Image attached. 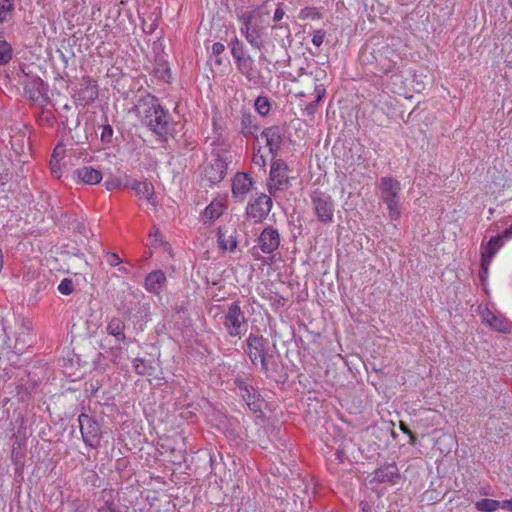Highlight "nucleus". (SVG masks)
<instances>
[{"instance_id":"nucleus-10","label":"nucleus","mask_w":512,"mask_h":512,"mask_svg":"<svg viewBox=\"0 0 512 512\" xmlns=\"http://www.w3.org/2000/svg\"><path fill=\"white\" fill-rule=\"evenodd\" d=\"M271 208V198L265 194H261L248 204L246 212L247 215L255 221H261L269 214Z\"/></svg>"},{"instance_id":"nucleus-21","label":"nucleus","mask_w":512,"mask_h":512,"mask_svg":"<svg viewBox=\"0 0 512 512\" xmlns=\"http://www.w3.org/2000/svg\"><path fill=\"white\" fill-rule=\"evenodd\" d=\"M166 283V275L161 270L152 271L145 278V288L154 294H159L166 286Z\"/></svg>"},{"instance_id":"nucleus-28","label":"nucleus","mask_w":512,"mask_h":512,"mask_svg":"<svg viewBox=\"0 0 512 512\" xmlns=\"http://www.w3.org/2000/svg\"><path fill=\"white\" fill-rule=\"evenodd\" d=\"M314 92L316 94L315 100L310 102L304 109V114L311 118L314 117L315 113L317 112L318 104L324 98L326 89L322 84L315 83Z\"/></svg>"},{"instance_id":"nucleus-53","label":"nucleus","mask_w":512,"mask_h":512,"mask_svg":"<svg viewBox=\"0 0 512 512\" xmlns=\"http://www.w3.org/2000/svg\"><path fill=\"white\" fill-rule=\"evenodd\" d=\"M400 429L406 435H411L412 433V431L403 422L400 423Z\"/></svg>"},{"instance_id":"nucleus-36","label":"nucleus","mask_w":512,"mask_h":512,"mask_svg":"<svg viewBox=\"0 0 512 512\" xmlns=\"http://www.w3.org/2000/svg\"><path fill=\"white\" fill-rule=\"evenodd\" d=\"M299 18L302 20H305V19L316 20V19L321 18V14L319 13L318 9L315 7H305L303 9H301V11L299 13Z\"/></svg>"},{"instance_id":"nucleus-42","label":"nucleus","mask_w":512,"mask_h":512,"mask_svg":"<svg viewBox=\"0 0 512 512\" xmlns=\"http://www.w3.org/2000/svg\"><path fill=\"white\" fill-rule=\"evenodd\" d=\"M20 332L17 333V337L15 339V341L17 339H19V343H26V347L28 346V340L27 338L29 337V331L27 328H25L24 326H21L20 327Z\"/></svg>"},{"instance_id":"nucleus-52","label":"nucleus","mask_w":512,"mask_h":512,"mask_svg":"<svg viewBox=\"0 0 512 512\" xmlns=\"http://www.w3.org/2000/svg\"><path fill=\"white\" fill-rule=\"evenodd\" d=\"M502 237H504V239L512 238V225L502 232Z\"/></svg>"},{"instance_id":"nucleus-29","label":"nucleus","mask_w":512,"mask_h":512,"mask_svg":"<svg viewBox=\"0 0 512 512\" xmlns=\"http://www.w3.org/2000/svg\"><path fill=\"white\" fill-rule=\"evenodd\" d=\"M224 212V205L221 201H212L204 211V218L208 220L218 219Z\"/></svg>"},{"instance_id":"nucleus-47","label":"nucleus","mask_w":512,"mask_h":512,"mask_svg":"<svg viewBox=\"0 0 512 512\" xmlns=\"http://www.w3.org/2000/svg\"><path fill=\"white\" fill-rule=\"evenodd\" d=\"M105 186H106L107 190H112L114 188L119 187V181L116 180V179H113V180H110V181H106L105 182Z\"/></svg>"},{"instance_id":"nucleus-23","label":"nucleus","mask_w":512,"mask_h":512,"mask_svg":"<svg viewBox=\"0 0 512 512\" xmlns=\"http://www.w3.org/2000/svg\"><path fill=\"white\" fill-rule=\"evenodd\" d=\"M76 177L80 182L87 185L98 184L102 180V173L90 166H84L75 171Z\"/></svg>"},{"instance_id":"nucleus-15","label":"nucleus","mask_w":512,"mask_h":512,"mask_svg":"<svg viewBox=\"0 0 512 512\" xmlns=\"http://www.w3.org/2000/svg\"><path fill=\"white\" fill-rule=\"evenodd\" d=\"M482 321L497 332L507 334L511 332V323L502 316H497L489 309L481 312Z\"/></svg>"},{"instance_id":"nucleus-38","label":"nucleus","mask_w":512,"mask_h":512,"mask_svg":"<svg viewBox=\"0 0 512 512\" xmlns=\"http://www.w3.org/2000/svg\"><path fill=\"white\" fill-rule=\"evenodd\" d=\"M224 50H225V46L222 43H220V42H215L212 45V48H211L212 54L216 56V60L215 61L219 65L222 63V61H221L220 58H218V56L220 54H222L224 52Z\"/></svg>"},{"instance_id":"nucleus-30","label":"nucleus","mask_w":512,"mask_h":512,"mask_svg":"<svg viewBox=\"0 0 512 512\" xmlns=\"http://www.w3.org/2000/svg\"><path fill=\"white\" fill-rule=\"evenodd\" d=\"M165 451L163 454H167L168 460L173 464H181L184 461L185 454L184 449L172 447L169 445H163L162 446Z\"/></svg>"},{"instance_id":"nucleus-26","label":"nucleus","mask_w":512,"mask_h":512,"mask_svg":"<svg viewBox=\"0 0 512 512\" xmlns=\"http://www.w3.org/2000/svg\"><path fill=\"white\" fill-rule=\"evenodd\" d=\"M129 186L131 187V189H133L136 192V194L139 197L146 199L148 202H150L153 205L155 204L154 187L150 182H147V181L140 182V181L135 180Z\"/></svg>"},{"instance_id":"nucleus-11","label":"nucleus","mask_w":512,"mask_h":512,"mask_svg":"<svg viewBox=\"0 0 512 512\" xmlns=\"http://www.w3.org/2000/svg\"><path fill=\"white\" fill-rule=\"evenodd\" d=\"M227 170L226 162L219 156L214 158L204 169L203 181L208 182L210 185L221 182Z\"/></svg>"},{"instance_id":"nucleus-17","label":"nucleus","mask_w":512,"mask_h":512,"mask_svg":"<svg viewBox=\"0 0 512 512\" xmlns=\"http://www.w3.org/2000/svg\"><path fill=\"white\" fill-rule=\"evenodd\" d=\"M167 112L162 108L153 120L149 121L148 127L160 138L166 139L171 131Z\"/></svg>"},{"instance_id":"nucleus-45","label":"nucleus","mask_w":512,"mask_h":512,"mask_svg":"<svg viewBox=\"0 0 512 512\" xmlns=\"http://www.w3.org/2000/svg\"><path fill=\"white\" fill-rule=\"evenodd\" d=\"M253 162H254V164L258 165L259 167H264L266 164L264 156L259 153L254 154Z\"/></svg>"},{"instance_id":"nucleus-9","label":"nucleus","mask_w":512,"mask_h":512,"mask_svg":"<svg viewBox=\"0 0 512 512\" xmlns=\"http://www.w3.org/2000/svg\"><path fill=\"white\" fill-rule=\"evenodd\" d=\"M83 442L90 447H97L100 442L101 430L99 424L89 415L81 413L78 417Z\"/></svg>"},{"instance_id":"nucleus-7","label":"nucleus","mask_w":512,"mask_h":512,"mask_svg":"<svg viewBox=\"0 0 512 512\" xmlns=\"http://www.w3.org/2000/svg\"><path fill=\"white\" fill-rule=\"evenodd\" d=\"M289 185L288 166L282 160L273 161L268 182L270 195L276 196L278 192L287 190Z\"/></svg>"},{"instance_id":"nucleus-14","label":"nucleus","mask_w":512,"mask_h":512,"mask_svg":"<svg viewBox=\"0 0 512 512\" xmlns=\"http://www.w3.org/2000/svg\"><path fill=\"white\" fill-rule=\"evenodd\" d=\"M280 245V234L273 227L265 228L258 238V246L262 252L270 254L274 252Z\"/></svg>"},{"instance_id":"nucleus-48","label":"nucleus","mask_w":512,"mask_h":512,"mask_svg":"<svg viewBox=\"0 0 512 512\" xmlns=\"http://www.w3.org/2000/svg\"><path fill=\"white\" fill-rule=\"evenodd\" d=\"M272 28L281 30L285 34L286 37L290 36V30L287 25H277V26H273Z\"/></svg>"},{"instance_id":"nucleus-31","label":"nucleus","mask_w":512,"mask_h":512,"mask_svg":"<svg viewBox=\"0 0 512 512\" xmlns=\"http://www.w3.org/2000/svg\"><path fill=\"white\" fill-rule=\"evenodd\" d=\"M501 502L494 499L484 498L475 503V507L481 512H495L500 509Z\"/></svg>"},{"instance_id":"nucleus-5","label":"nucleus","mask_w":512,"mask_h":512,"mask_svg":"<svg viewBox=\"0 0 512 512\" xmlns=\"http://www.w3.org/2000/svg\"><path fill=\"white\" fill-rule=\"evenodd\" d=\"M222 324L230 337H241L247 328V320L239 301L228 305L221 317Z\"/></svg>"},{"instance_id":"nucleus-3","label":"nucleus","mask_w":512,"mask_h":512,"mask_svg":"<svg viewBox=\"0 0 512 512\" xmlns=\"http://www.w3.org/2000/svg\"><path fill=\"white\" fill-rule=\"evenodd\" d=\"M374 62L369 63L370 72L375 76L395 75L398 72L397 60L399 55L389 46H383L371 52Z\"/></svg>"},{"instance_id":"nucleus-27","label":"nucleus","mask_w":512,"mask_h":512,"mask_svg":"<svg viewBox=\"0 0 512 512\" xmlns=\"http://www.w3.org/2000/svg\"><path fill=\"white\" fill-rule=\"evenodd\" d=\"M124 329V322L117 317H113L112 319H110L106 327L108 334L112 335L118 342H123L126 339Z\"/></svg>"},{"instance_id":"nucleus-35","label":"nucleus","mask_w":512,"mask_h":512,"mask_svg":"<svg viewBox=\"0 0 512 512\" xmlns=\"http://www.w3.org/2000/svg\"><path fill=\"white\" fill-rule=\"evenodd\" d=\"M255 109L261 116H266L269 114L271 109V104L269 99L266 96H259L255 100Z\"/></svg>"},{"instance_id":"nucleus-12","label":"nucleus","mask_w":512,"mask_h":512,"mask_svg":"<svg viewBox=\"0 0 512 512\" xmlns=\"http://www.w3.org/2000/svg\"><path fill=\"white\" fill-rule=\"evenodd\" d=\"M235 385L240 396L246 402L247 406L254 412L260 410V395L249 383L244 380L236 379Z\"/></svg>"},{"instance_id":"nucleus-25","label":"nucleus","mask_w":512,"mask_h":512,"mask_svg":"<svg viewBox=\"0 0 512 512\" xmlns=\"http://www.w3.org/2000/svg\"><path fill=\"white\" fill-rule=\"evenodd\" d=\"M231 53H232L233 58L238 63L239 70L242 73H244V70L246 68H248L247 63L248 62L251 63L252 60L249 56L245 57L244 45L241 41L238 40V38H235L231 42Z\"/></svg>"},{"instance_id":"nucleus-16","label":"nucleus","mask_w":512,"mask_h":512,"mask_svg":"<svg viewBox=\"0 0 512 512\" xmlns=\"http://www.w3.org/2000/svg\"><path fill=\"white\" fill-rule=\"evenodd\" d=\"M236 234V229L233 227H219L217 232L219 248L223 251L234 252L238 244Z\"/></svg>"},{"instance_id":"nucleus-44","label":"nucleus","mask_w":512,"mask_h":512,"mask_svg":"<svg viewBox=\"0 0 512 512\" xmlns=\"http://www.w3.org/2000/svg\"><path fill=\"white\" fill-rule=\"evenodd\" d=\"M65 152V148L62 145H58L55 147L52 158L53 160H60Z\"/></svg>"},{"instance_id":"nucleus-37","label":"nucleus","mask_w":512,"mask_h":512,"mask_svg":"<svg viewBox=\"0 0 512 512\" xmlns=\"http://www.w3.org/2000/svg\"><path fill=\"white\" fill-rule=\"evenodd\" d=\"M60 294L68 296L73 293L74 285L73 281L69 278H64L57 287Z\"/></svg>"},{"instance_id":"nucleus-41","label":"nucleus","mask_w":512,"mask_h":512,"mask_svg":"<svg viewBox=\"0 0 512 512\" xmlns=\"http://www.w3.org/2000/svg\"><path fill=\"white\" fill-rule=\"evenodd\" d=\"M50 170H51L52 174L55 177L60 178L61 175H62L61 166H60V160H53V159H51V161H50Z\"/></svg>"},{"instance_id":"nucleus-40","label":"nucleus","mask_w":512,"mask_h":512,"mask_svg":"<svg viewBox=\"0 0 512 512\" xmlns=\"http://www.w3.org/2000/svg\"><path fill=\"white\" fill-rule=\"evenodd\" d=\"M325 38V32L323 30H315L312 35V43L319 47L322 45Z\"/></svg>"},{"instance_id":"nucleus-34","label":"nucleus","mask_w":512,"mask_h":512,"mask_svg":"<svg viewBox=\"0 0 512 512\" xmlns=\"http://www.w3.org/2000/svg\"><path fill=\"white\" fill-rule=\"evenodd\" d=\"M14 11V1H2L0 6V23L7 22L11 19Z\"/></svg>"},{"instance_id":"nucleus-32","label":"nucleus","mask_w":512,"mask_h":512,"mask_svg":"<svg viewBox=\"0 0 512 512\" xmlns=\"http://www.w3.org/2000/svg\"><path fill=\"white\" fill-rule=\"evenodd\" d=\"M134 369L137 374L142 376H151L153 367L144 359L136 358L133 362Z\"/></svg>"},{"instance_id":"nucleus-46","label":"nucleus","mask_w":512,"mask_h":512,"mask_svg":"<svg viewBox=\"0 0 512 512\" xmlns=\"http://www.w3.org/2000/svg\"><path fill=\"white\" fill-rule=\"evenodd\" d=\"M284 15H285V12H284L283 8L279 5L274 12L273 20L275 22H278V21L282 20Z\"/></svg>"},{"instance_id":"nucleus-18","label":"nucleus","mask_w":512,"mask_h":512,"mask_svg":"<svg viewBox=\"0 0 512 512\" xmlns=\"http://www.w3.org/2000/svg\"><path fill=\"white\" fill-rule=\"evenodd\" d=\"M504 237L502 235L492 237L483 248L481 254V268L484 274H487L488 265L491 263L497 251L501 248Z\"/></svg>"},{"instance_id":"nucleus-43","label":"nucleus","mask_w":512,"mask_h":512,"mask_svg":"<svg viewBox=\"0 0 512 512\" xmlns=\"http://www.w3.org/2000/svg\"><path fill=\"white\" fill-rule=\"evenodd\" d=\"M106 261L110 266H113V267L119 265L122 262L120 257L115 253L107 254Z\"/></svg>"},{"instance_id":"nucleus-49","label":"nucleus","mask_w":512,"mask_h":512,"mask_svg":"<svg viewBox=\"0 0 512 512\" xmlns=\"http://www.w3.org/2000/svg\"><path fill=\"white\" fill-rule=\"evenodd\" d=\"M360 512H371V507L368 502L361 501L359 504Z\"/></svg>"},{"instance_id":"nucleus-13","label":"nucleus","mask_w":512,"mask_h":512,"mask_svg":"<svg viewBox=\"0 0 512 512\" xmlns=\"http://www.w3.org/2000/svg\"><path fill=\"white\" fill-rule=\"evenodd\" d=\"M252 188V179L247 173H237L232 181V196L238 202H243Z\"/></svg>"},{"instance_id":"nucleus-6","label":"nucleus","mask_w":512,"mask_h":512,"mask_svg":"<svg viewBox=\"0 0 512 512\" xmlns=\"http://www.w3.org/2000/svg\"><path fill=\"white\" fill-rule=\"evenodd\" d=\"M312 209L317 219L322 223L333 221L334 203L332 197L320 190H315L310 196Z\"/></svg>"},{"instance_id":"nucleus-33","label":"nucleus","mask_w":512,"mask_h":512,"mask_svg":"<svg viewBox=\"0 0 512 512\" xmlns=\"http://www.w3.org/2000/svg\"><path fill=\"white\" fill-rule=\"evenodd\" d=\"M13 50L11 45L5 41H0V65H5L9 63L12 59Z\"/></svg>"},{"instance_id":"nucleus-4","label":"nucleus","mask_w":512,"mask_h":512,"mask_svg":"<svg viewBox=\"0 0 512 512\" xmlns=\"http://www.w3.org/2000/svg\"><path fill=\"white\" fill-rule=\"evenodd\" d=\"M380 197L387 205L389 216L392 220H397L400 217V192L401 184L398 180L385 176L379 182Z\"/></svg>"},{"instance_id":"nucleus-50","label":"nucleus","mask_w":512,"mask_h":512,"mask_svg":"<svg viewBox=\"0 0 512 512\" xmlns=\"http://www.w3.org/2000/svg\"><path fill=\"white\" fill-rule=\"evenodd\" d=\"M500 508L509 510L512 512V499L502 501Z\"/></svg>"},{"instance_id":"nucleus-54","label":"nucleus","mask_w":512,"mask_h":512,"mask_svg":"<svg viewBox=\"0 0 512 512\" xmlns=\"http://www.w3.org/2000/svg\"><path fill=\"white\" fill-rule=\"evenodd\" d=\"M149 236H150V238H153L152 243H154L159 240V238L161 237V234L158 230H156L154 234H150Z\"/></svg>"},{"instance_id":"nucleus-1","label":"nucleus","mask_w":512,"mask_h":512,"mask_svg":"<svg viewBox=\"0 0 512 512\" xmlns=\"http://www.w3.org/2000/svg\"><path fill=\"white\" fill-rule=\"evenodd\" d=\"M11 326L8 320L0 318V372H3V378H10L9 370L17 363L19 354L26 349V343H19V339L15 341L13 350L8 344Z\"/></svg>"},{"instance_id":"nucleus-22","label":"nucleus","mask_w":512,"mask_h":512,"mask_svg":"<svg viewBox=\"0 0 512 512\" xmlns=\"http://www.w3.org/2000/svg\"><path fill=\"white\" fill-rule=\"evenodd\" d=\"M261 136L265 139L266 147L271 154H274L279 150L282 143V136L279 127H268L261 133Z\"/></svg>"},{"instance_id":"nucleus-55","label":"nucleus","mask_w":512,"mask_h":512,"mask_svg":"<svg viewBox=\"0 0 512 512\" xmlns=\"http://www.w3.org/2000/svg\"><path fill=\"white\" fill-rule=\"evenodd\" d=\"M408 436L410 438L411 444H415L416 440H417L416 436L413 433H411V435H408Z\"/></svg>"},{"instance_id":"nucleus-39","label":"nucleus","mask_w":512,"mask_h":512,"mask_svg":"<svg viewBox=\"0 0 512 512\" xmlns=\"http://www.w3.org/2000/svg\"><path fill=\"white\" fill-rule=\"evenodd\" d=\"M113 136V129L110 125H105L102 128L101 140L105 143H110Z\"/></svg>"},{"instance_id":"nucleus-51","label":"nucleus","mask_w":512,"mask_h":512,"mask_svg":"<svg viewBox=\"0 0 512 512\" xmlns=\"http://www.w3.org/2000/svg\"><path fill=\"white\" fill-rule=\"evenodd\" d=\"M99 512H117L111 503L106 502V506L99 509Z\"/></svg>"},{"instance_id":"nucleus-20","label":"nucleus","mask_w":512,"mask_h":512,"mask_svg":"<svg viewBox=\"0 0 512 512\" xmlns=\"http://www.w3.org/2000/svg\"><path fill=\"white\" fill-rule=\"evenodd\" d=\"M399 477V470L394 463L383 465L374 471V480L379 483L395 484Z\"/></svg>"},{"instance_id":"nucleus-24","label":"nucleus","mask_w":512,"mask_h":512,"mask_svg":"<svg viewBox=\"0 0 512 512\" xmlns=\"http://www.w3.org/2000/svg\"><path fill=\"white\" fill-rule=\"evenodd\" d=\"M240 133L248 138V137H257V132L259 130V125L257 123L256 118L250 113L243 112L241 115L240 121Z\"/></svg>"},{"instance_id":"nucleus-2","label":"nucleus","mask_w":512,"mask_h":512,"mask_svg":"<svg viewBox=\"0 0 512 512\" xmlns=\"http://www.w3.org/2000/svg\"><path fill=\"white\" fill-rule=\"evenodd\" d=\"M241 22L240 32L246 38L247 42L254 48L262 49L264 34L263 13L260 9L244 11L239 15Z\"/></svg>"},{"instance_id":"nucleus-8","label":"nucleus","mask_w":512,"mask_h":512,"mask_svg":"<svg viewBox=\"0 0 512 512\" xmlns=\"http://www.w3.org/2000/svg\"><path fill=\"white\" fill-rule=\"evenodd\" d=\"M268 340L262 336L250 334L247 338V354L254 365L260 364L261 369L268 371L266 347Z\"/></svg>"},{"instance_id":"nucleus-19","label":"nucleus","mask_w":512,"mask_h":512,"mask_svg":"<svg viewBox=\"0 0 512 512\" xmlns=\"http://www.w3.org/2000/svg\"><path fill=\"white\" fill-rule=\"evenodd\" d=\"M139 115L142 116L143 122L148 126L149 121L153 120L155 116L162 109L158 100L155 97H149L144 100L143 103H139L137 106Z\"/></svg>"}]
</instances>
